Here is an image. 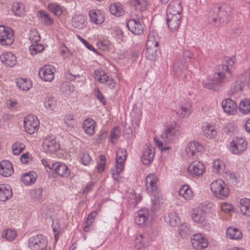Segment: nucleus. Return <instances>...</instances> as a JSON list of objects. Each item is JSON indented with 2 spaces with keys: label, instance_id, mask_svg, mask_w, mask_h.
Segmentation results:
<instances>
[{
  "label": "nucleus",
  "instance_id": "obj_4",
  "mask_svg": "<svg viewBox=\"0 0 250 250\" xmlns=\"http://www.w3.org/2000/svg\"><path fill=\"white\" fill-rule=\"evenodd\" d=\"M28 246L32 250H51L47 248V241L42 234L30 237L28 239Z\"/></svg>",
  "mask_w": 250,
  "mask_h": 250
},
{
  "label": "nucleus",
  "instance_id": "obj_54",
  "mask_svg": "<svg viewBox=\"0 0 250 250\" xmlns=\"http://www.w3.org/2000/svg\"><path fill=\"white\" fill-rule=\"evenodd\" d=\"M204 135L209 138H213L216 134V130L212 126L208 125L203 130Z\"/></svg>",
  "mask_w": 250,
  "mask_h": 250
},
{
  "label": "nucleus",
  "instance_id": "obj_24",
  "mask_svg": "<svg viewBox=\"0 0 250 250\" xmlns=\"http://www.w3.org/2000/svg\"><path fill=\"white\" fill-rule=\"evenodd\" d=\"M13 173L12 164L7 160L0 162V174L4 177H8Z\"/></svg>",
  "mask_w": 250,
  "mask_h": 250
},
{
  "label": "nucleus",
  "instance_id": "obj_50",
  "mask_svg": "<svg viewBox=\"0 0 250 250\" xmlns=\"http://www.w3.org/2000/svg\"><path fill=\"white\" fill-rule=\"evenodd\" d=\"M40 16L44 24L46 25H51L53 23V20L50 15L44 11H41L39 12Z\"/></svg>",
  "mask_w": 250,
  "mask_h": 250
},
{
  "label": "nucleus",
  "instance_id": "obj_33",
  "mask_svg": "<svg viewBox=\"0 0 250 250\" xmlns=\"http://www.w3.org/2000/svg\"><path fill=\"white\" fill-rule=\"evenodd\" d=\"M239 208L242 213L250 217V200L248 198L241 199L239 202Z\"/></svg>",
  "mask_w": 250,
  "mask_h": 250
},
{
  "label": "nucleus",
  "instance_id": "obj_14",
  "mask_svg": "<svg viewBox=\"0 0 250 250\" xmlns=\"http://www.w3.org/2000/svg\"><path fill=\"white\" fill-rule=\"evenodd\" d=\"M188 170L192 177L200 176L205 172V167L200 161H193L188 166Z\"/></svg>",
  "mask_w": 250,
  "mask_h": 250
},
{
  "label": "nucleus",
  "instance_id": "obj_48",
  "mask_svg": "<svg viewBox=\"0 0 250 250\" xmlns=\"http://www.w3.org/2000/svg\"><path fill=\"white\" fill-rule=\"evenodd\" d=\"M157 47H146V58L150 61H155L157 56Z\"/></svg>",
  "mask_w": 250,
  "mask_h": 250
},
{
  "label": "nucleus",
  "instance_id": "obj_1",
  "mask_svg": "<svg viewBox=\"0 0 250 250\" xmlns=\"http://www.w3.org/2000/svg\"><path fill=\"white\" fill-rule=\"evenodd\" d=\"M234 64V61L232 59L226 58L224 64L218 66L213 78L204 81V87L217 91L220 87L230 82L233 77L231 69Z\"/></svg>",
  "mask_w": 250,
  "mask_h": 250
},
{
  "label": "nucleus",
  "instance_id": "obj_25",
  "mask_svg": "<svg viewBox=\"0 0 250 250\" xmlns=\"http://www.w3.org/2000/svg\"><path fill=\"white\" fill-rule=\"evenodd\" d=\"M0 59L5 65L10 67L14 66L17 62L16 56L11 52H6L0 56Z\"/></svg>",
  "mask_w": 250,
  "mask_h": 250
},
{
  "label": "nucleus",
  "instance_id": "obj_47",
  "mask_svg": "<svg viewBox=\"0 0 250 250\" xmlns=\"http://www.w3.org/2000/svg\"><path fill=\"white\" fill-rule=\"evenodd\" d=\"M48 9L54 15L57 16H60L62 14V7L56 3H50L48 5Z\"/></svg>",
  "mask_w": 250,
  "mask_h": 250
},
{
  "label": "nucleus",
  "instance_id": "obj_7",
  "mask_svg": "<svg viewBox=\"0 0 250 250\" xmlns=\"http://www.w3.org/2000/svg\"><path fill=\"white\" fill-rule=\"evenodd\" d=\"M232 8L228 4H224L218 6L214 9V11L217 13V18H213L212 21L217 22V20L222 24L227 22L228 18L231 14Z\"/></svg>",
  "mask_w": 250,
  "mask_h": 250
},
{
  "label": "nucleus",
  "instance_id": "obj_15",
  "mask_svg": "<svg viewBox=\"0 0 250 250\" xmlns=\"http://www.w3.org/2000/svg\"><path fill=\"white\" fill-rule=\"evenodd\" d=\"M55 68L51 65H46L39 71V75L44 81L51 82L54 78Z\"/></svg>",
  "mask_w": 250,
  "mask_h": 250
},
{
  "label": "nucleus",
  "instance_id": "obj_34",
  "mask_svg": "<svg viewBox=\"0 0 250 250\" xmlns=\"http://www.w3.org/2000/svg\"><path fill=\"white\" fill-rule=\"evenodd\" d=\"M170 10L173 11V12L170 11V13H171V14H181L182 7L180 1L179 0H173L171 1L167 9V13H169Z\"/></svg>",
  "mask_w": 250,
  "mask_h": 250
},
{
  "label": "nucleus",
  "instance_id": "obj_40",
  "mask_svg": "<svg viewBox=\"0 0 250 250\" xmlns=\"http://www.w3.org/2000/svg\"><path fill=\"white\" fill-rule=\"evenodd\" d=\"M17 86L23 91L28 90L31 87L32 83L30 80L25 79L18 78L16 80Z\"/></svg>",
  "mask_w": 250,
  "mask_h": 250
},
{
  "label": "nucleus",
  "instance_id": "obj_18",
  "mask_svg": "<svg viewBox=\"0 0 250 250\" xmlns=\"http://www.w3.org/2000/svg\"><path fill=\"white\" fill-rule=\"evenodd\" d=\"M139 20L131 19L126 23L128 30L135 35L142 34L144 30V25Z\"/></svg>",
  "mask_w": 250,
  "mask_h": 250
},
{
  "label": "nucleus",
  "instance_id": "obj_13",
  "mask_svg": "<svg viewBox=\"0 0 250 250\" xmlns=\"http://www.w3.org/2000/svg\"><path fill=\"white\" fill-rule=\"evenodd\" d=\"M247 144L242 138H237L230 143V149L233 154H239L245 151Z\"/></svg>",
  "mask_w": 250,
  "mask_h": 250
},
{
  "label": "nucleus",
  "instance_id": "obj_3",
  "mask_svg": "<svg viewBox=\"0 0 250 250\" xmlns=\"http://www.w3.org/2000/svg\"><path fill=\"white\" fill-rule=\"evenodd\" d=\"M210 189L217 198L224 199L229 194L227 185L221 179H217L210 184Z\"/></svg>",
  "mask_w": 250,
  "mask_h": 250
},
{
  "label": "nucleus",
  "instance_id": "obj_6",
  "mask_svg": "<svg viewBox=\"0 0 250 250\" xmlns=\"http://www.w3.org/2000/svg\"><path fill=\"white\" fill-rule=\"evenodd\" d=\"M250 81V75L249 74L240 75L238 76L236 81L231 86L228 94L233 95L239 91H241L243 87L249 84Z\"/></svg>",
  "mask_w": 250,
  "mask_h": 250
},
{
  "label": "nucleus",
  "instance_id": "obj_29",
  "mask_svg": "<svg viewBox=\"0 0 250 250\" xmlns=\"http://www.w3.org/2000/svg\"><path fill=\"white\" fill-rule=\"evenodd\" d=\"M187 60L181 59L174 63L173 65V70L176 75H181L182 72L184 71L187 69Z\"/></svg>",
  "mask_w": 250,
  "mask_h": 250
},
{
  "label": "nucleus",
  "instance_id": "obj_39",
  "mask_svg": "<svg viewBox=\"0 0 250 250\" xmlns=\"http://www.w3.org/2000/svg\"><path fill=\"white\" fill-rule=\"evenodd\" d=\"M179 195L186 200H190L193 197V192L188 185H185L181 188L179 190Z\"/></svg>",
  "mask_w": 250,
  "mask_h": 250
},
{
  "label": "nucleus",
  "instance_id": "obj_23",
  "mask_svg": "<svg viewBox=\"0 0 250 250\" xmlns=\"http://www.w3.org/2000/svg\"><path fill=\"white\" fill-rule=\"evenodd\" d=\"M52 169L59 175L63 177H68L70 173L67 167L64 164L60 162L52 164Z\"/></svg>",
  "mask_w": 250,
  "mask_h": 250
},
{
  "label": "nucleus",
  "instance_id": "obj_2",
  "mask_svg": "<svg viewBox=\"0 0 250 250\" xmlns=\"http://www.w3.org/2000/svg\"><path fill=\"white\" fill-rule=\"evenodd\" d=\"M126 149L119 148L116 151V167L111 170L113 178L115 180L118 179L119 174L123 171L125 167V162L127 158Z\"/></svg>",
  "mask_w": 250,
  "mask_h": 250
},
{
  "label": "nucleus",
  "instance_id": "obj_41",
  "mask_svg": "<svg viewBox=\"0 0 250 250\" xmlns=\"http://www.w3.org/2000/svg\"><path fill=\"white\" fill-rule=\"evenodd\" d=\"M179 234L183 237H186L192 233V230L190 226L187 223L182 224L178 229Z\"/></svg>",
  "mask_w": 250,
  "mask_h": 250
},
{
  "label": "nucleus",
  "instance_id": "obj_55",
  "mask_svg": "<svg viewBox=\"0 0 250 250\" xmlns=\"http://www.w3.org/2000/svg\"><path fill=\"white\" fill-rule=\"evenodd\" d=\"M44 106L49 110H53L55 107V101L53 97H49L44 101Z\"/></svg>",
  "mask_w": 250,
  "mask_h": 250
},
{
  "label": "nucleus",
  "instance_id": "obj_44",
  "mask_svg": "<svg viewBox=\"0 0 250 250\" xmlns=\"http://www.w3.org/2000/svg\"><path fill=\"white\" fill-rule=\"evenodd\" d=\"M239 108L240 111L244 114L250 113V100L248 99L242 100L239 104Z\"/></svg>",
  "mask_w": 250,
  "mask_h": 250
},
{
  "label": "nucleus",
  "instance_id": "obj_21",
  "mask_svg": "<svg viewBox=\"0 0 250 250\" xmlns=\"http://www.w3.org/2000/svg\"><path fill=\"white\" fill-rule=\"evenodd\" d=\"M222 107L224 111L230 115L234 114L237 109V104L231 99L228 98L222 102Z\"/></svg>",
  "mask_w": 250,
  "mask_h": 250
},
{
  "label": "nucleus",
  "instance_id": "obj_49",
  "mask_svg": "<svg viewBox=\"0 0 250 250\" xmlns=\"http://www.w3.org/2000/svg\"><path fill=\"white\" fill-rule=\"evenodd\" d=\"M17 236V233L15 230L7 229L2 232V236L7 240L11 241L13 240Z\"/></svg>",
  "mask_w": 250,
  "mask_h": 250
},
{
  "label": "nucleus",
  "instance_id": "obj_56",
  "mask_svg": "<svg viewBox=\"0 0 250 250\" xmlns=\"http://www.w3.org/2000/svg\"><path fill=\"white\" fill-rule=\"evenodd\" d=\"M121 134L120 128L119 127H115L110 133L111 141L114 143V140H117Z\"/></svg>",
  "mask_w": 250,
  "mask_h": 250
},
{
  "label": "nucleus",
  "instance_id": "obj_19",
  "mask_svg": "<svg viewBox=\"0 0 250 250\" xmlns=\"http://www.w3.org/2000/svg\"><path fill=\"white\" fill-rule=\"evenodd\" d=\"M191 241L193 247L197 250H200L205 248L208 245L207 240L200 234L193 235L192 236Z\"/></svg>",
  "mask_w": 250,
  "mask_h": 250
},
{
  "label": "nucleus",
  "instance_id": "obj_26",
  "mask_svg": "<svg viewBox=\"0 0 250 250\" xmlns=\"http://www.w3.org/2000/svg\"><path fill=\"white\" fill-rule=\"evenodd\" d=\"M12 196V191L9 185H0V201L5 202Z\"/></svg>",
  "mask_w": 250,
  "mask_h": 250
},
{
  "label": "nucleus",
  "instance_id": "obj_58",
  "mask_svg": "<svg viewBox=\"0 0 250 250\" xmlns=\"http://www.w3.org/2000/svg\"><path fill=\"white\" fill-rule=\"evenodd\" d=\"M224 167L223 163L218 160H216L214 161L213 164V171L216 173L220 172V170L222 169Z\"/></svg>",
  "mask_w": 250,
  "mask_h": 250
},
{
  "label": "nucleus",
  "instance_id": "obj_42",
  "mask_svg": "<svg viewBox=\"0 0 250 250\" xmlns=\"http://www.w3.org/2000/svg\"><path fill=\"white\" fill-rule=\"evenodd\" d=\"M166 221H168L172 227L177 226L180 222V218L177 213L172 212L168 214L167 217L165 218Z\"/></svg>",
  "mask_w": 250,
  "mask_h": 250
},
{
  "label": "nucleus",
  "instance_id": "obj_64",
  "mask_svg": "<svg viewBox=\"0 0 250 250\" xmlns=\"http://www.w3.org/2000/svg\"><path fill=\"white\" fill-rule=\"evenodd\" d=\"M91 160L92 159L88 153H85L83 154L82 161L83 165H88Z\"/></svg>",
  "mask_w": 250,
  "mask_h": 250
},
{
  "label": "nucleus",
  "instance_id": "obj_20",
  "mask_svg": "<svg viewBox=\"0 0 250 250\" xmlns=\"http://www.w3.org/2000/svg\"><path fill=\"white\" fill-rule=\"evenodd\" d=\"M202 149V146L197 142H189L186 147V152L188 155L191 157H198L200 155V152Z\"/></svg>",
  "mask_w": 250,
  "mask_h": 250
},
{
  "label": "nucleus",
  "instance_id": "obj_43",
  "mask_svg": "<svg viewBox=\"0 0 250 250\" xmlns=\"http://www.w3.org/2000/svg\"><path fill=\"white\" fill-rule=\"evenodd\" d=\"M97 215V211H92L89 214L83 226V230L85 231H89L92 223L94 222V218L96 217Z\"/></svg>",
  "mask_w": 250,
  "mask_h": 250
},
{
  "label": "nucleus",
  "instance_id": "obj_8",
  "mask_svg": "<svg viewBox=\"0 0 250 250\" xmlns=\"http://www.w3.org/2000/svg\"><path fill=\"white\" fill-rule=\"evenodd\" d=\"M23 124L25 131L32 134L38 130L40 123L36 116L30 114L24 118Z\"/></svg>",
  "mask_w": 250,
  "mask_h": 250
},
{
  "label": "nucleus",
  "instance_id": "obj_60",
  "mask_svg": "<svg viewBox=\"0 0 250 250\" xmlns=\"http://www.w3.org/2000/svg\"><path fill=\"white\" fill-rule=\"evenodd\" d=\"M100 162L97 166V171L98 172H102L104 169L105 163V157L104 156L101 155L99 158Z\"/></svg>",
  "mask_w": 250,
  "mask_h": 250
},
{
  "label": "nucleus",
  "instance_id": "obj_51",
  "mask_svg": "<svg viewBox=\"0 0 250 250\" xmlns=\"http://www.w3.org/2000/svg\"><path fill=\"white\" fill-rule=\"evenodd\" d=\"M12 9L15 15L20 16L24 11V6L21 2L14 3Z\"/></svg>",
  "mask_w": 250,
  "mask_h": 250
},
{
  "label": "nucleus",
  "instance_id": "obj_57",
  "mask_svg": "<svg viewBox=\"0 0 250 250\" xmlns=\"http://www.w3.org/2000/svg\"><path fill=\"white\" fill-rule=\"evenodd\" d=\"M74 117L73 115L69 114L65 116L64 119V123L67 127L71 128L74 127Z\"/></svg>",
  "mask_w": 250,
  "mask_h": 250
},
{
  "label": "nucleus",
  "instance_id": "obj_5",
  "mask_svg": "<svg viewBox=\"0 0 250 250\" xmlns=\"http://www.w3.org/2000/svg\"><path fill=\"white\" fill-rule=\"evenodd\" d=\"M181 126L176 123L171 124L161 134V138L164 142L171 143L180 134Z\"/></svg>",
  "mask_w": 250,
  "mask_h": 250
},
{
  "label": "nucleus",
  "instance_id": "obj_30",
  "mask_svg": "<svg viewBox=\"0 0 250 250\" xmlns=\"http://www.w3.org/2000/svg\"><path fill=\"white\" fill-rule=\"evenodd\" d=\"M191 113V105L188 103L181 104L179 109L176 111L177 115L180 118L188 117Z\"/></svg>",
  "mask_w": 250,
  "mask_h": 250
},
{
  "label": "nucleus",
  "instance_id": "obj_12",
  "mask_svg": "<svg viewBox=\"0 0 250 250\" xmlns=\"http://www.w3.org/2000/svg\"><path fill=\"white\" fill-rule=\"evenodd\" d=\"M172 12L171 10H169ZM181 14H171V13H167V22L169 29L174 31L178 28L181 23Z\"/></svg>",
  "mask_w": 250,
  "mask_h": 250
},
{
  "label": "nucleus",
  "instance_id": "obj_31",
  "mask_svg": "<svg viewBox=\"0 0 250 250\" xmlns=\"http://www.w3.org/2000/svg\"><path fill=\"white\" fill-rule=\"evenodd\" d=\"M89 15L91 21L97 24H101L104 20V15L99 10H91L89 12Z\"/></svg>",
  "mask_w": 250,
  "mask_h": 250
},
{
  "label": "nucleus",
  "instance_id": "obj_28",
  "mask_svg": "<svg viewBox=\"0 0 250 250\" xmlns=\"http://www.w3.org/2000/svg\"><path fill=\"white\" fill-rule=\"evenodd\" d=\"M95 122L92 119H85L83 124V127L85 133L90 136L95 133Z\"/></svg>",
  "mask_w": 250,
  "mask_h": 250
},
{
  "label": "nucleus",
  "instance_id": "obj_59",
  "mask_svg": "<svg viewBox=\"0 0 250 250\" xmlns=\"http://www.w3.org/2000/svg\"><path fill=\"white\" fill-rule=\"evenodd\" d=\"M40 36L36 30H32L30 32L29 40L35 43L37 42L40 40Z\"/></svg>",
  "mask_w": 250,
  "mask_h": 250
},
{
  "label": "nucleus",
  "instance_id": "obj_45",
  "mask_svg": "<svg viewBox=\"0 0 250 250\" xmlns=\"http://www.w3.org/2000/svg\"><path fill=\"white\" fill-rule=\"evenodd\" d=\"M43 188L40 187L33 188L30 191V197L35 200L40 201L42 198Z\"/></svg>",
  "mask_w": 250,
  "mask_h": 250
},
{
  "label": "nucleus",
  "instance_id": "obj_35",
  "mask_svg": "<svg viewBox=\"0 0 250 250\" xmlns=\"http://www.w3.org/2000/svg\"><path fill=\"white\" fill-rule=\"evenodd\" d=\"M227 237L231 239H240L242 238L241 231L237 228L230 227L227 229Z\"/></svg>",
  "mask_w": 250,
  "mask_h": 250
},
{
  "label": "nucleus",
  "instance_id": "obj_22",
  "mask_svg": "<svg viewBox=\"0 0 250 250\" xmlns=\"http://www.w3.org/2000/svg\"><path fill=\"white\" fill-rule=\"evenodd\" d=\"M154 153V148L151 146H148L144 150L142 157V163L146 165L150 164L153 160Z\"/></svg>",
  "mask_w": 250,
  "mask_h": 250
},
{
  "label": "nucleus",
  "instance_id": "obj_17",
  "mask_svg": "<svg viewBox=\"0 0 250 250\" xmlns=\"http://www.w3.org/2000/svg\"><path fill=\"white\" fill-rule=\"evenodd\" d=\"M157 178L153 174H149L146 178V186L148 192L156 196L158 192L157 186Z\"/></svg>",
  "mask_w": 250,
  "mask_h": 250
},
{
  "label": "nucleus",
  "instance_id": "obj_52",
  "mask_svg": "<svg viewBox=\"0 0 250 250\" xmlns=\"http://www.w3.org/2000/svg\"><path fill=\"white\" fill-rule=\"evenodd\" d=\"M12 148L13 154L18 155L25 148V145L22 143L16 142L13 145Z\"/></svg>",
  "mask_w": 250,
  "mask_h": 250
},
{
  "label": "nucleus",
  "instance_id": "obj_37",
  "mask_svg": "<svg viewBox=\"0 0 250 250\" xmlns=\"http://www.w3.org/2000/svg\"><path fill=\"white\" fill-rule=\"evenodd\" d=\"M109 10L111 14L117 17L122 16L125 14V11L119 2L112 3L110 6Z\"/></svg>",
  "mask_w": 250,
  "mask_h": 250
},
{
  "label": "nucleus",
  "instance_id": "obj_27",
  "mask_svg": "<svg viewBox=\"0 0 250 250\" xmlns=\"http://www.w3.org/2000/svg\"><path fill=\"white\" fill-rule=\"evenodd\" d=\"M191 215L194 222L202 223L205 220L206 212L202 208H196L193 209Z\"/></svg>",
  "mask_w": 250,
  "mask_h": 250
},
{
  "label": "nucleus",
  "instance_id": "obj_62",
  "mask_svg": "<svg viewBox=\"0 0 250 250\" xmlns=\"http://www.w3.org/2000/svg\"><path fill=\"white\" fill-rule=\"evenodd\" d=\"M221 209L226 213L229 212L233 210V206L229 203H225L222 205Z\"/></svg>",
  "mask_w": 250,
  "mask_h": 250
},
{
  "label": "nucleus",
  "instance_id": "obj_53",
  "mask_svg": "<svg viewBox=\"0 0 250 250\" xmlns=\"http://www.w3.org/2000/svg\"><path fill=\"white\" fill-rule=\"evenodd\" d=\"M44 46L41 44H32L29 47V50L32 55H35L38 52H42Z\"/></svg>",
  "mask_w": 250,
  "mask_h": 250
},
{
  "label": "nucleus",
  "instance_id": "obj_32",
  "mask_svg": "<svg viewBox=\"0 0 250 250\" xmlns=\"http://www.w3.org/2000/svg\"><path fill=\"white\" fill-rule=\"evenodd\" d=\"M37 177V174L31 171L23 174L21 177V179L24 185H30L36 182Z\"/></svg>",
  "mask_w": 250,
  "mask_h": 250
},
{
  "label": "nucleus",
  "instance_id": "obj_61",
  "mask_svg": "<svg viewBox=\"0 0 250 250\" xmlns=\"http://www.w3.org/2000/svg\"><path fill=\"white\" fill-rule=\"evenodd\" d=\"M78 38L84 44L85 47L90 50L93 51L95 53L98 54V53L96 51V49L94 48V47L91 44H90L88 42L85 40L84 39L82 38L80 36H78Z\"/></svg>",
  "mask_w": 250,
  "mask_h": 250
},
{
  "label": "nucleus",
  "instance_id": "obj_11",
  "mask_svg": "<svg viewBox=\"0 0 250 250\" xmlns=\"http://www.w3.org/2000/svg\"><path fill=\"white\" fill-rule=\"evenodd\" d=\"M149 212L147 209L139 210L135 214L134 221L138 226H146L149 224Z\"/></svg>",
  "mask_w": 250,
  "mask_h": 250
},
{
  "label": "nucleus",
  "instance_id": "obj_16",
  "mask_svg": "<svg viewBox=\"0 0 250 250\" xmlns=\"http://www.w3.org/2000/svg\"><path fill=\"white\" fill-rule=\"evenodd\" d=\"M43 149L46 152L54 153L60 148V144L53 137L46 138L42 143Z\"/></svg>",
  "mask_w": 250,
  "mask_h": 250
},
{
  "label": "nucleus",
  "instance_id": "obj_10",
  "mask_svg": "<svg viewBox=\"0 0 250 250\" xmlns=\"http://www.w3.org/2000/svg\"><path fill=\"white\" fill-rule=\"evenodd\" d=\"M131 5L134 10L132 11V16L136 17L138 19L143 17L142 12L146 9L147 2L146 0H131Z\"/></svg>",
  "mask_w": 250,
  "mask_h": 250
},
{
  "label": "nucleus",
  "instance_id": "obj_46",
  "mask_svg": "<svg viewBox=\"0 0 250 250\" xmlns=\"http://www.w3.org/2000/svg\"><path fill=\"white\" fill-rule=\"evenodd\" d=\"M127 197L128 203L133 207H135L141 200V197L140 196L137 197L133 192L128 193Z\"/></svg>",
  "mask_w": 250,
  "mask_h": 250
},
{
  "label": "nucleus",
  "instance_id": "obj_38",
  "mask_svg": "<svg viewBox=\"0 0 250 250\" xmlns=\"http://www.w3.org/2000/svg\"><path fill=\"white\" fill-rule=\"evenodd\" d=\"M147 240L146 235L140 234L137 236L134 240L135 247L140 250H145L144 246Z\"/></svg>",
  "mask_w": 250,
  "mask_h": 250
},
{
  "label": "nucleus",
  "instance_id": "obj_63",
  "mask_svg": "<svg viewBox=\"0 0 250 250\" xmlns=\"http://www.w3.org/2000/svg\"><path fill=\"white\" fill-rule=\"evenodd\" d=\"M95 96L99 99L103 104H105L106 100L102 93L100 91L98 88L95 89Z\"/></svg>",
  "mask_w": 250,
  "mask_h": 250
},
{
  "label": "nucleus",
  "instance_id": "obj_36",
  "mask_svg": "<svg viewBox=\"0 0 250 250\" xmlns=\"http://www.w3.org/2000/svg\"><path fill=\"white\" fill-rule=\"evenodd\" d=\"M85 21V18L83 15H74L72 20V26L77 29L82 28L84 26Z\"/></svg>",
  "mask_w": 250,
  "mask_h": 250
},
{
  "label": "nucleus",
  "instance_id": "obj_9",
  "mask_svg": "<svg viewBox=\"0 0 250 250\" xmlns=\"http://www.w3.org/2000/svg\"><path fill=\"white\" fill-rule=\"evenodd\" d=\"M14 34L8 27L0 26V43L3 45H9L14 41Z\"/></svg>",
  "mask_w": 250,
  "mask_h": 250
}]
</instances>
